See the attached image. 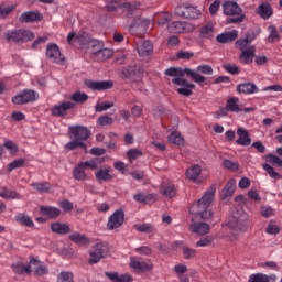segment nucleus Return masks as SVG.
<instances>
[{"label":"nucleus","mask_w":282,"mask_h":282,"mask_svg":"<svg viewBox=\"0 0 282 282\" xmlns=\"http://www.w3.org/2000/svg\"><path fill=\"white\" fill-rule=\"evenodd\" d=\"M68 239L76 243V246H89V238L85 235H80L79 232L69 235Z\"/></svg>","instance_id":"2f4dec72"},{"label":"nucleus","mask_w":282,"mask_h":282,"mask_svg":"<svg viewBox=\"0 0 282 282\" xmlns=\"http://www.w3.org/2000/svg\"><path fill=\"white\" fill-rule=\"evenodd\" d=\"M97 123L99 127H108L110 124H113V118L109 116H101L98 118Z\"/></svg>","instance_id":"69168bd1"},{"label":"nucleus","mask_w":282,"mask_h":282,"mask_svg":"<svg viewBox=\"0 0 282 282\" xmlns=\"http://www.w3.org/2000/svg\"><path fill=\"white\" fill-rule=\"evenodd\" d=\"M189 230L196 235H208L210 232V225L206 223H194L189 225Z\"/></svg>","instance_id":"cd10ccee"},{"label":"nucleus","mask_w":282,"mask_h":282,"mask_svg":"<svg viewBox=\"0 0 282 282\" xmlns=\"http://www.w3.org/2000/svg\"><path fill=\"white\" fill-rule=\"evenodd\" d=\"M43 20V15L39 11H26L19 17L20 23H36Z\"/></svg>","instance_id":"f3484780"},{"label":"nucleus","mask_w":282,"mask_h":282,"mask_svg":"<svg viewBox=\"0 0 282 282\" xmlns=\"http://www.w3.org/2000/svg\"><path fill=\"white\" fill-rule=\"evenodd\" d=\"M120 78H122V80H132L135 85H140L142 78H144V68L138 64L127 66L120 72Z\"/></svg>","instance_id":"39448f33"},{"label":"nucleus","mask_w":282,"mask_h":282,"mask_svg":"<svg viewBox=\"0 0 282 282\" xmlns=\"http://www.w3.org/2000/svg\"><path fill=\"white\" fill-rule=\"evenodd\" d=\"M134 230H138V232L149 234L153 230V225L147 224V223L138 224V225H134Z\"/></svg>","instance_id":"4d7b16f0"},{"label":"nucleus","mask_w":282,"mask_h":282,"mask_svg":"<svg viewBox=\"0 0 282 282\" xmlns=\"http://www.w3.org/2000/svg\"><path fill=\"white\" fill-rule=\"evenodd\" d=\"M102 47H105V45L98 40H90L87 45V48L89 50V53L93 55V57H95Z\"/></svg>","instance_id":"e433bc0d"},{"label":"nucleus","mask_w":282,"mask_h":282,"mask_svg":"<svg viewBox=\"0 0 282 282\" xmlns=\"http://www.w3.org/2000/svg\"><path fill=\"white\" fill-rule=\"evenodd\" d=\"M84 85L88 89H91L93 91H107V89H111L113 87V82L111 80L96 82L91 79H86L84 82Z\"/></svg>","instance_id":"ddd939ff"},{"label":"nucleus","mask_w":282,"mask_h":282,"mask_svg":"<svg viewBox=\"0 0 282 282\" xmlns=\"http://www.w3.org/2000/svg\"><path fill=\"white\" fill-rule=\"evenodd\" d=\"M130 268H132V270H135L137 272H151V270H153V264L141 262L135 258H131Z\"/></svg>","instance_id":"5701e85b"},{"label":"nucleus","mask_w":282,"mask_h":282,"mask_svg":"<svg viewBox=\"0 0 282 282\" xmlns=\"http://www.w3.org/2000/svg\"><path fill=\"white\" fill-rule=\"evenodd\" d=\"M199 175H202V166L199 165H193L186 170V177L192 182H195Z\"/></svg>","instance_id":"4c0bfd02"},{"label":"nucleus","mask_w":282,"mask_h":282,"mask_svg":"<svg viewBox=\"0 0 282 282\" xmlns=\"http://www.w3.org/2000/svg\"><path fill=\"white\" fill-rule=\"evenodd\" d=\"M223 166H224L225 169H227L228 171H232V172L239 171V163L232 162V161H230V160H228V159H225V160L223 161Z\"/></svg>","instance_id":"13d9d810"},{"label":"nucleus","mask_w":282,"mask_h":282,"mask_svg":"<svg viewBox=\"0 0 282 282\" xmlns=\"http://www.w3.org/2000/svg\"><path fill=\"white\" fill-rule=\"evenodd\" d=\"M270 34L268 36L269 43H276V41L281 40V36L279 35V31H276V28L271 25L268 28Z\"/></svg>","instance_id":"8fccbe9b"},{"label":"nucleus","mask_w":282,"mask_h":282,"mask_svg":"<svg viewBox=\"0 0 282 282\" xmlns=\"http://www.w3.org/2000/svg\"><path fill=\"white\" fill-rule=\"evenodd\" d=\"M236 50H240L241 54L239 56L240 63L243 65H248L249 63H252V61L256 57L257 46L254 45H235Z\"/></svg>","instance_id":"9d476101"},{"label":"nucleus","mask_w":282,"mask_h":282,"mask_svg":"<svg viewBox=\"0 0 282 282\" xmlns=\"http://www.w3.org/2000/svg\"><path fill=\"white\" fill-rule=\"evenodd\" d=\"M262 169L267 171V173L270 175V177H273V180H281V174L274 171V167H272L270 164H262Z\"/></svg>","instance_id":"5fc2aeb1"},{"label":"nucleus","mask_w":282,"mask_h":282,"mask_svg":"<svg viewBox=\"0 0 282 282\" xmlns=\"http://www.w3.org/2000/svg\"><path fill=\"white\" fill-rule=\"evenodd\" d=\"M213 197H215V188H210L207 191L200 199H198L197 204L193 206L194 210H196V215L204 213L210 208V204H213Z\"/></svg>","instance_id":"1a4fd4ad"},{"label":"nucleus","mask_w":282,"mask_h":282,"mask_svg":"<svg viewBox=\"0 0 282 282\" xmlns=\"http://www.w3.org/2000/svg\"><path fill=\"white\" fill-rule=\"evenodd\" d=\"M22 166H25V159H17L8 165V171L11 173L14 169H21Z\"/></svg>","instance_id":"052dcab7"},{"label":"nucleus","mask_w":282,"mask_h":282,"mask_svg":"<svg viewBox=\"0 0 282 282\" xmlns=\"http://www.w3.org/2000/svg\"><path fill=\"white\" fill-rule=\"evenodd\" d=\"M142 156V151L138 149H130L127 152V158L131 162L132 160H138V158Z\"/></svg>","instance_id":"774afa93"},{"label":"nucleus","mask_w":282,"mask_h":282,"mask_svg":"<svg viewBox=\"0 0 282 282\" xmlns=\"http://www.w3.org/2000/svg\"><path fill=\"white\" fill-rule=\"evenodd\" d=\"M40 213L46 217H50V219H58V217H61V209L56 207L41 206Z\"/></svg>","instance_id":"c85d7f7f"},{"label":"nucleus","mask_w":282,"mask_h":282,"mask_svg":"<svg viewBox=\"0 0 282 282\" xmlns=\"http://www.w3.org/2000/svg\"><path fill=\"white\" fill-rule=\"evenodd\" d=\"M257 14H259L260 19L268 21V19H270V17L274 14V10L272 9V6L270 3L262 2L257 9Z\"/></svg>","instance_id":"412c9836"},{"label":"nucleus","mask_w":282,"mask_h":282,"mask_svg":"<svg viewBox=\"0 0 282 282\" xmlns=\"http://www.w3.org/2000/svg\"><path fill=\"white\" fill-rule=\"evenodd\" d=\"M12 269L15 274H23V272L30 274L32 272V270L30 269V264L26 267L23 264H12Z\"/></svg>","instance_id":"6e6d98bb"},{"label":"nucleus","mask_w":282,"mask_h":282,"mask_svg":"<svg viewBox=\"0 0 282 282\" xmlns=\"http://www.w3.org/2000/svg\"><path fill=\"white\" fill-rule=\"evenodd\" d=\"M170 21H173V15L171 13H163L158 18L156 23L158 25L164 26Z\"/></svg>","instance_id":"bf43d9fd"},{"label":"nucleus","mask_w":282,"mask_h":282,"mask_svg":"<svg viewBox=\"0 0 282 282\" xmlns=\"http://www.w3.org/2000/svg\"><path fill=\"white\" fill-rule=\"evenodd\" d=\"M102 162H105V158H95L90 161L82 162L79 164L85 171L87 170V167L91 169L93 171H96V169H98V166H100Z\"/></svg>","instance_id":"72a5a7b5"},{"label":"nucleus","mask_w":282,"mask_h":282,"mask_svg":"<svg viewBox=\"0 0 282 282\" xmlns=\"http://www.w3.org/2000/svg\"><path fill=\"white\" fill-rule=\"evenodd\" d=\"M237 181L235 178H230L223 189V199H228V197H232L235 195V188H237Z\"/></svg>","instance_id":"7c9ffc66"},{"label":"nucleus","mask_w":282,"mask_h":282,"mask_svg":"<svg viewBox=\"0 0 282 282\" xmlns=\"http://www.w3.org/2000/svg\"><path fill=\"white\" fill-rule=\"evenodd\" d=\"M29 265L30 270L33 269L35 276H44V274H47V265L34 258L30 260Z\"/></svg>","instance_id":"aec40b11"},{"label":"nucleus","mask_w":282,"mask_h":282,"mask_svg":"<svg viewBox=\"0 0 282 282\" xmlns=\"http://www.w3.org/2000/svg\"><path fill=\"white\" fill-rule=\"evenodd\" d=\"M73 177L77 182H83L85 180H89V176L87 175V173H85V170L83 169V166L80 164H78V166L74 167Z\"/></svg>","instance_id":"a19ab883"},{"label":"nucleus","mask_w":282,"mask_h":282,"mask_svg":"<svg viewBox=\"0 0 282 282\" xmlns=\"http://www.w3.org/2000/svg\"><path fill=\"white\" fill-rule=\"evenodd\" d=\"M236 90L238 94L250 95V94H257V91H259V87H257L254 83L248 82V83L239 84Z\"/></svg>","instance_id":"393cba45"},{"label":"nucleus","mask_w":282,"mask_h":282,"mask_svg":"<svg viewBox=\"0 0 282 282\" xmlns=\"http://www.w3.org/2000/svg\"><path fill=\"white\" fill-rule=\"evenodd\" d=\"M46 56L51 63H56L57 65H63L65 63V56L61 54V48L58 45L51 44L46 47Z\"/></svg>","instance_id":"f8f14e48"},{"label":"nucleus","mask_w":282,"mask_h":282,"mask_svg":"<svg viewBox=\"0 0 282 282\" xmlns=\"http://www.w3.org/2000/svg\"><path fill=\"white\" fill-rule=\"evenodd\" d=\"M124 224V210H116L108 219L107 228L108 230H116Z\"/></svg>","instance_id":"2eb2a0df"},{"label":"nucleus","mask_w":282,"mask_h":282,"mask_svg":"<svg viewBox=\"0 0 282 282\" xmlns=\"http://www.w3.org/2000/svg\"><path fill=\"white\" fill-rule=\"evenodd\" d=\"M267 162H270V164H273V166H279L282 169V159L274 155V154H267Z\"/></svg>","instance_id":"680f3d73"},{"label":"nucleus","mask_w":282,"mask_h":282,"mask_svg":"<svg viewBox=\"0 0 282 282\" xmlns=\"http://www.w3.org/2000/svg\"><path fill=\"white\" fill-rule=\"evenodd\" d=\"M169 142H171L172 144H176V145H182L184 144V138H182L180 134H177V132H172L169 137H167Z\"/></svg>","instance_id":"864d4df0"},{"label":"nucleus","mask_w":282,"mask_h":282,"mask_svg":"<svg viewBox=\"0 0 282 282\" xmlns=\"http://www.w3.org/2000/svg\"><path fill=\"white\" fill-rule=\"evenodd\" d=\"M51 231L55 235H69L72 229L69 228V225L65 223L55 221L51 224Z\"/></svg>","instance_id":"b1692460"},{"label":"nucleus","mask_w":282,"mask_h":282,"mask_svg":"<svg viewBox=\"0 0 282 282\" xmlns=\"http://www.w3.org/2000/svg\"><path fill=\"white\" fill-rule=\"evenodd\" d=\"M134 199L140 204H155V202H158V195L156 194H135Z\"/></svg>","instance_id":"c756f323"},{"label":"nucleus","mask_w":282,"mask_h":282,"mask_svg":"<svg viewBox=\"0 0 282 282\" xmlns=\"http://www.w3.org/2000/svg\"><path fill=\"white\" fill-rule=\"evenodd\" d=\"M15 219L19 221V224H21V226H26V228H34V221L32 220V217L25 214H18Z\"/></svg>","instance_id":"c03bdc74"},{"label":"nucleus","mask_w":282,"mask_h":282,"mask_svg":"<svg viewBox=\"0 0 282 282\" xmlns=\"http://www.w3.org/2000/svg\"><path fill=\"white\" fill-rule=\"evenodd\" d=\"M75 41H77V43H79V45H89V41H91V39H89V34H87L86 32H80L79 34L76 35Z\"/></svg>","instance_id":"603ef678"},{"label":"nucleus","mask_w":282,"mask_h":282,"mask_svg":"<svg viewBox=\"0 0 282 282\" xmlns=\"http://www.w3.org/2000/svg\"><path fill=\"white\" fill-rule=\"evenodd\" d=\"M57 282H74V274L63 271L59 273Z\"/></svg>","instance_id":"0e129e2a"},{"label":"nucleus","mask_w":282,"mask_h":282,"mask_svg":"<svg viewBox=\"0 0 282 282\" xmlns=\"http://www.w3.org/2000/svg\"><path fill=\"white\" fill-rule=\"evenodd\" d=\"M187 25L186 22H172L167 24V30L174 34H182L186 31Z\"/></svg>","instance_id":"473e14b6"},{"label":"nucleus","mask_w":282,"mask_h":282,"mask_svg":"<svg viewBox=\"0 0 282 282\" xmlns=\"http://www.w3.org/2000/svg\"><path fill=\"white\" fill-rule=\"evenodd\" d=\"M237 135L238 140L236 141V144H239L240 147H250V144H252L250 132H248L246 128H238Z\"/></svg>","instance_id":"a211bd4d"},{"label":"nucleus","mask_w":282,"mask_h":282,"mask_svg":"<svg viewBox=\"0 0 282 282\" xmlns=\"http://www.w3.org/2000/svg\"><path fill=\"white\" fill-rule=\"evenodd\" d=\"M223 12L226 17H237V18H228L227 23H243L246 19V14H243V10L241 7L235 1H226L223 3Z\"/></svg>","instance_id":"20e7f679"},{"label":"nucleus","mask_w":282,"mask_h":282,"mask_svg":"<svg viewBox=\"0 0 282 282\" xmlns=\"http://www.w3.org/2000/svg\"><path fill=\"white\" fill-rule=\"evenodd\" d=\"M213 241H215V237L206 236L196 242V247L197 248H206V246H210V243H213Z\"/></svg>","instance_id":"e2e57ef3"},{"label":"nucleus","mask_w":282,"mask_h":282,"mask_svg":"<svg viewBox=\"0 0 282 282\" xmlns=\"http://www.w3.org/2000/svg\"><path fill=\"white\" fill-rule=\"evenodd\" d=\"M86 100H89L88 94L76 91L72 95V101L77 102L78 105L84 104Z\"/></svg>","instance_id":"09e8293b"},{"label":"nucleus","mask_w":282,"mask_h":282,"mask_svg":"<svg viewBox=\"0 0 282 282\" xmlns=\"http://www.w3.org/2000/svg\"><path fill=\"white\" fill-rule=\"evenodd\" d=\"M231 232H247L248 231V213L242 208L234 209L229 223L227 224ZM223 224L224 226H227Z\"/></svg>","instance_id":"7ed1b4c3"},{"label":"nucleus","mask_w":282,"mask_h":282,"mask_svg":"<svg viewBox=\"0 0 282 282\" xmlns=\"http://www.w3.org/2000/svg\"><path fill=\"white\" fill-rule=\"evenodd\" d=\"M160 193L163 197H167V199H173L175 195H177V191L175 189V185H162L160 187Z\"/></svg>","instance_id":"c9c22d12"},{"label":"nucleus","mask_w":282,"mask_h":282,"mask_svg":"<svg viewBox=\"0 0 282 282\" xmlns=\"http://www.w3.org/2000/svg\"><path fill=\"white\" fill-rule=\"evenodd\" d=\"M111 56H113V50L111 48H105L102 47L97 55H95L93 58H95V61H109V58H111Z\"/></svg>","instance_id":"58836bf2"},{"label":"nucleus","mask_w":282,"mask_h":282,"mask_svg":"<svg viewBox=\"0 0 282 282\" xmlns=\"http://www.w3.org/2000/svg\"><path fill=\"white\" fill-rule=\"evenodd\" d=\"M197 74H205V76H210L213 74V66L210 65H199L196 68Z\"/></svg>","instance_id":"338daca9"},{"label":"nucleus","mask_w":282,"mask_h":282,"mask_svg":"<svg viewBox=\"0 0 282 282\" xmlns=\"http://www.w3.org/2000/svg\"><path fill=\"white\" fill-rule=\"evenodd\" d=\"M237 39H239V31L232 30L217 35L216 41L217 43L226 45V43H232V41H237Z\"/></svg>","instance_id":"6ab92c4d"},{"label":"nucleus","mask_w":282,"mask_h":282,"mask_svg":"<svg viewBox=\"0 0 282 282\" xmlns=\"http://www.w3.org/2000/svg\"><path fill=\"white\" fill-rule=\"evenodd\" d=\"M68 138L72 141L64 145L65 151H76V149H83L85 153L87 151V140L91 138V131L85 126H70L68 127Z\"/></svg>","instance_id":"f03ea898"},{"label":"nucleus","mask_w":282,"mask_h":282,"mask_svg":"<svg viewBox=\"0 0 282 282\" xmlns=\"http://www.w3.org/2000/svg\"><path fill=\"white\" fill-rule=\"evenodd\" d=\"M31 186L34 191H37V193H50V191H52V184H50V182L33 183Z\"/></svg>","instance_id":"a18cd8bd"},{"label":"nucleus","mask_w":282,"mask_h":282,"mask_svg":"<svg viewBox=\"0 0 282 282\" xmlns=\"http://www.w3.org/2000/svg\"><path fill=\"white\" fill-rule=\"evenodd\" d=\"M248 282H270V278L263 273H256L249 276Z\"/></svg>","instance_id":"3c124183"},{"label":"nucleus","mask_w":282,"mask_h":282,"mask_svg":"<svg viewBox=\"0 0 282 282\" xmlns=\"http://www.w3.org/2000/svg\"><path fill=\"white\" fill-rule=\"evenodd\" d=\"M165 76H170L173 85H177V94L180 96H193V90L195 89V84L188 83L184 77L192 78L194 83H204L206 80L205 76L199 75L197 72L191 68H182V67H170L165 70Z\"/></svg>","instance_id":"f257e3e1"},{"label":"nucleus","mask_w":282,"mask_h":282,"mask_svg":"<svg viewBox=\"0 0 282 282\" xmlns=\"http://www.w3.org/2000/svg\"><path fill=\"white\" fill-rule=\"evenodd\" d=\"M15 8L14 4L0 3V19H7L11 12H14Z\"/></svg>","instance_id":"37998d69"},{"label":"nucleus","mask_w":282,"mask_h":282,"mask_svg":"<svg viewBox=\"0 0 282 282\" xmlns=\"http://www.w3.org/2000/svg\"><path fill=\"white\" fill-rule=\"evenodd\" d=\"M0 197L2 199H21V194L17 191H10L7 187H0Z\"/></svg>","instance_id":"f704fd0d"},{"label":"nucleus","mask_w":282,"mask_h":282,"mask_svg":"<svg viewBox=\"0 0 282 282\" xmlns=\"http://www.w3.org/2000/svg\"><path fill=\"white\" fill-rule=\"evenodd\" d=\"M140 25H149V20L142 17L133 18L129 25V32H133V28H140Z\"/></svg>","instance_id":"de8ad7c7"},{"label":"nucleus","mask_w":282,"mask_h":282,"mask_svg":"<svg viewBox=\"0 0 282 282\" xmlns=\"http://www.w3.org/2000/svg\"><path fill=\"white\" fill-rule=\"evenodd\" d=\"M213 34H215V26L213 23H208L200 28V39H213Z\"/></svg>","instance_id":"79ce46f5"},{"label":"nucleus","mask_w":282,"mask_h":282,"mask_svg":"<svg viewBox=\"0 0 282 282\" xmlns=\"http://www.w3.org/2000/svg\"><path fill=\"white\" fill-rule=\"evenodd\" d=\"M109 254V247L102 242H98L93 246L89 250V265H95V263H99L101 259H105Z\"/></svg>","instance_id":"0eeeda50"},{"label":"nucleus","mask_w":282,"mask_h":282,"mask_svg":"<svg viewBox=\"0 0 282 282\" xmlns=\"http://www.w3.org/2000/svg\"><path fill=\"white\" fill-rule=\"evenodd\" d=\"M34 100H36V91L32 89H24L12 98L13 105H28V102H34Z\"/></svg>","instance_id":"9b49d317"},{"label":"nucleus","mask_w":282,"mask_h":282,"mask_svg":"<svg viewBox=\"0 0 282 282\" xmlns=\"http://www.w3.org/2000/svg\"><path fill=\"white\" fill-rule=\"evenodd\" d=\"M227 109H229V111H232L234 113L241 112V108H239V98L237 97L229 98L227 100Z\"/></svg>","instance_id":"49530a36"},{"label":"nucleus","mask_w":282,"mask_h":282,"mask_svg":"<svg viewBox=\"0 0 282 282\" xmlns=\"http://www.w3.org/2000/svg\"><path fill=\"white\" fill-rule=\"evenodd\" d=\"M123 8H124V17L127 19H134L137 17H142V9H140V2H134V3L126 2L123 3Z\"/></svg>","instance_id":"dca6fc26"},{"label":"nucleus","mask_w":282,"mask_h":282,"mask_svg":"<svg viewBox=\"0 0 282 282\" xmlns=\"http://www.w3.org/2000/svg\"><path fill=\"white\" fill-rule=\"evenodd\" d=\"M4 36L8 43H28V41H32L34 39V33L30 30L19 29L8 31Z\"/></svg>","instance_id":"423d86ee"},{"label":"nucleus","mask_w":282,"mask_h":282,"mask_svg":"<svg viewBox=\"0 0 282 282\" xmlns=\"http://www.w3.org/2000/svg\"><path fill=\"white\" fill-rule=\"evenodd\" d=\"M74 107H76V104L72 101H64L53 106L51 108V113L56 118H65V116H67V111H69V109H74Z\"/></svg>","instance_id":"4468645a"},{"label":"nucleus","mask_w":282,"mask_h":282,"mask_svg":"<svg viewBox=\"0 0 282 282\" xmlns=\"http://www.w3.org/2000/svg\"><path fill=\"white\" fill-rule=\"evenodd\" d=\"M95 177L97 182H111L113 180V175H111V169L109 167H100L95 172Z\"/></svg>","instance_id":"bb28decb"},{"label":"nucleus","mask_w":282,"mask_h":282,"mask_svg":"<svg viewBox=\"0 0 282 282\" xmlns=\"http://www.w3.org/2000/svg\"><path fill=\"white\" fill-rule=\"evenodd\" d=\"M175 14L176 17H181V19H199L202 11L197 7L184 3L175 8Z\"/></svg>","instance_id":"6e6552de"},{"label":"nucleus","mask_w":282,"mask_h":282,"mask_svg":"<svg viewBox=\"0 0 282 282\" xmlns=\"http://www.w3.org/2000/svg\"><path fill=\"white\" fill-rule=\"evenodd\" d=\"M254 39H257V33L254 31H249L246 33V37L237 40L235 45L250 46V43H252Z\"/></svg>","instance_id":"ea45409f"},{"label":"nucleus","mask_w":282,"mask_h":282,"mask_svg":"<svg viewBox=\"0 0 282 282\" xmlns=\"http://www.w3.org/2000/svg\"><path fill=\"white\" fill-rule=\"evenodd\" d=\"M137 52L140 56H150V54H153V44L151 41L144 40L137 45Z\"/></svg>","instance_id":"a878e982"},{"label":"nucleus","mask_w":282,"mask_h":282,"mask_svg":"<svg viewBox=\"0 0 282 282\" xmlns=\"http://www.w3.org/2000/svg\"><path fill=\"white\" fill-rule=\"evenodd\" d=\"M105 276H107L111 282H133V276L129 273L119 275L118 272L106 271Z\"/></svg>","instance_id":"4be33fe9"}]
</instances>
